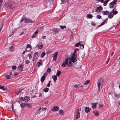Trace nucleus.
<instances>
[{"label":"nucleus","mask_w":120,"mask_h":120,"mask_svg":"<svg viewBox=\"0 0 120 120\" xmlns=\"http://www.w3.org/2000/svg\"><path fill=\"white\" fill-rule=\"evenodd\" d=\"M38 54V53L37 52H36L34 53V55L33 60V61H34V58H35L37 56Z\"/></svg>","instance_id":"20"},{"label":"nucleus","mask_w":120,"mask_h":120,"mask_svg":"<svg viewBox=\"0 0 120 120\" xmlns=\"http://www.w3.org/2000/svg\"><path fill=\"white\" fill-rule=\"evenodd\" d=\"M114 96L116 97L119 98L120 97V94H114Z\"/></svg>","instance_id":"29"},{"label":"nucleus","mask_w":120,"mask_h":120,"mask_svg":"<svg viewBox=\"0 0 120 120\" xmlns=\"http://www.w3.org/2000/svg\"><path fill=\"white\" fill-rule=\"evenodd\" d=\"M41 64V63L40 62H38L37 63V66H38V67H39L40 66Z\"/></svg>","instance_id":"38"},{"label":"nucleus","mask_w":120,"mask_h":120,"mask_svg":"<svg viewBox=\"0 0 120 120\" xmlns=\"http://www.w3.org/2000/svg\"><path fill=\"white\" fill-rule=\"evenodd\" d=\"M25 62L26 64H28L30 63V61L28 60H26Z\"/></svg>","instance_id":"51"},{"label":"nucleus","mask_w":120,"mask_h":120,"mask_svg":"<svg viewBox=\"0 0 120 120\" xmlns=\"http://www.w3.org/2000/svg\"><path fill=\"white\" fill-rule=\"evenodd\" d=\"M103 83V81L101 79H100L98 80L97 82V85L98 89V90H100V88L101 87Z\"/></svg>","instance_id":"3"},{"label":"nucleus","mask_w":120,"mask_h":120,"mask_svg":"<svg viewBox=\"0 0 120 120\" xmlns=\"http://www.w3.org/2000/svg\"><path fill=\"white\" fill-rule=\"evenodd\" d=\"M68 60H69V63L68 65L69 66H71L72 64V63L71 61L70 60V59L68 57L65 59L64 62L62 63V66L64 67L66 66L68 64Z\"/></svg>","instance_id":"1"},{"label":"nucleus","mask_w":120,"mask_h":120,"mask_svg":"<svg viewBox=\"0 0 120 120\" xmlns=\"http://www.w3.org/2000/svg\"><path fill=\"white\" fill-rule=\"evenodd\" d=\"M91 104L92 108H94L96 107V105L98 104V103L97 102L95 103H92Z\"/></svg>","instance_id":"14"},{"label":"nucleus","mask_w":120,"mask_h":120,"mask_svg":"<svg viewBox=\"0 0 120 120\" xmlns=\"http://www.w3.org/2000/svg\"><path fill=\"white\" fill-rule=\"evenodd\" d=\"M99 2H100L102 3H103L105 2L103 0H97Z\"/></svg>","instance_id":"45"},{"label":"nucleus","mask_w":120,"mask_h":120,"mask_svg":"<svg viewBox=\"0 0 120 120\" xmlns=\"http://www.w3.org/2000/svg\"><path fill=\"white\" fill-rule=\"evenodd\" d=\"M23 65H21L18 67V69L20 71H22V69L23 68Z\"/></svg>","instance_id":"21"},{"label":"nucleus","mask_w":120,"mask_h":120,"mask_svg":"<svg viewBox=\"0 0 120 120\" xmlns=\"http://www.w3.org/2000/svg\"><path fill=\"white\" fill-rule=\"evenodd\" d=\"M114 10V9H113L112 10V11L110 12L109 15L108 16V17L110 19H111L113 17V15L112 14V13L113 11Z\"/></svg>","instance_id":"10"},{"label":"nucleus","mask_w":120,"mask_h":120,"mask_svg":"<svg viewBox=\"0 0 120 120\" xmlns=\"http://www.w3.org/2000/svg\"><path fill=\"white\" fill-rule=\"evenodd\" d=\"M84 108L85 111L86 113H88L91 110L90 108L88 107H85Z\"/></svg>","instance_id":"9"},{"label":"nucleus","mask_w":120,"mask_h":120,"mask_svg":"<svg viewBox=\"0 0 120 120\" xmlns=\"http://www.w3.org/2000/svg\"><path fill=\"white\" fill-rule=\"evenodd\" d=\"M56 57H57L56 56H54L53 57V60L54 61L56 59Z\"/></svg>","instance_id":"48"},{"label":"nucleus","mask_w":120,"mask_h":120,"mask_svg":"<svg viewBox=\"0 0 120 120\" xmlns=\"http://www.w3.org/2000/svg\"><path fill=\"white\" fill-rule=\"evenodd\" d=\"M83 86L82 85H80V84H76L74 86V87L75 88L79 87H82Z\"/></svg>","instance_id":"19"},{"label":"nucleus","mask_w":120,"mask_h":120,"mask_svg":"<svg viewBox=\"0 0 120 120\" xmlns=\"http://www.w3.org/2000/svg\"><path fill=\"white\" fill-rule=\"evenodd\" d=\"M42 94L41 93H39V97H41Z\"/></svg>","instance_id":"58"},{"label":"nucleus","mask_w":120,"mask_h":120,"mask_svg":"<svg viewBox=\"0 0 120 120\" xmlns=\"http://www.w3.org/2000/svg\"><path fill=\"white\" fill-rule=\"evenodd\" d=\"M20 105L21 107H23L25 106V104L22 103L21 104H20Z\"/></svg>","instance_id":"44"},{"label":"nucleus","mask_w":120,"mask_h":120,"mask_svg":"<svg viewBox=\"0 0 120 120\" xmlns=\"http://www.w3.org/2000/svg\"><path fill=\"white\" fill-rule=\"evenodd\" d=\"M107 20V19H106L105 21H104V22H103L102 23H101V24L100 25H99V26H101L105 24V22Z\"/></svg>","instance_id":"34"},{"label":"nucleus","mask_w":120,"mask_h":120,"mask_svg":"<svg viewBox=\"0 0 120 120\" xmlns=\"http://www.w3.org/2000/svg\"><path fill=\"white\" fill-rule=\"evenodd\" d=\"M45 79V76H42L41 78V82H43Z\"/></svg>","instance_id":"23"},{"label":"nucleus","mask_w":120,"mask_h":120,"mask_svg":"<svg viewBox=\"0 0 120 120\" xmlns=\"http://www.w3.org/2000/svg\"><path fill=\"white\" fill-rule=\"evenodd\" d=\"M45 54V52H43L41 54V58H43Z\"/></svg>","instance_id":"26"},{"label":"nucleus","mask_w":120,"mask_h":120,"mask_svg":"<svg viewBox=\"0 0 120 120\" xmlns=\"http://www.w3.org/2000/svg\"><path fill=\"white\" fill-rule=\"evenodd\" d=\"M104 3L103 5L104 6H105L106 5V3H105L104 2Z\"/></svg>","instance_id":"64"},{"label":"nucleus","mask_w":120,"mask_h":120,"mask_svg":"<svg viewBox=\"0 0 120 120\" xmlns=\"http://www.w3.org/2000/svg\"><path fill=\"white\" fill-rule=\"evenodd\" d=\"M60 28L61 29H64V28H66V26H62L61 25H60Z\"/></svg>","instance_id":"36"},{"label":"nucleus","mask_w":120,"mask_h":120,"mask_svg":"<svg viewBox=\"0 0 120 120\" xmlns=\"http://www.w3.org/2000/svg\"><path fill=\"white\" fill-rule=\"evenodd\" d=\"M24 97H21L19 98V99L20 100H22V101H24Z\"/></svg>","instance_id":"49"},{"label":"nucleus","mask_w":120,"mask_h":120,"mask_svg":"<svg viewBox=\"0 0 120 120\" xmlns=\"http://www.w3.org/2000/svg\"><path fill=\"white\" fill-rule=\"evenodd\" d=\"M61 73V72L60 71H57V73L56 74V75L57 76H59Z\"/></svg>","instance_id":"27"},{"label":"nucleus","mask_w":120,"mask_h":120,"mask_svg":"<svg viewBox=\"0 0 120 120\" xmlns=\"http://www.w3.org/2000/svg\"><path fill=\"white\" fill-rule=\"evenodd\" d=\"M18 75V74L17 72H15L14 73V75L15 76H16Z\"/></svg>","instance_id":"50"},{"label":"nucleus","mask_w":120,"mask_h":120,"mask_svg":"<svg viewBox=\"0 0 120 120\" xmlns=\"http://www.w3.org/2000/svg\"><path fill=\"white\" fill-rule=\"evenodd\" d=\"M80 113L78 112V111L77 113V116L76 117V118L77 119H78L80 118Z\"/></svg>","instance_id":"25"},{"label":"nucleus","mask_w":120,"mask_h":120,"mask_svg":"<svg viewBox=\"0 0 120 120\" xmlns=\"http://www.w3.org/2000/svg\"><path fill=\"white\" fill-rule=\"evenodd\" d=\"M16 68V66H13L12 67V68L13 69H15Z\"/></svg>","instance_id":"53"},{"label":"nucleus","mask_w":120,"mask_h":120,"mask_svg":"<svg viewBox=\"0 0 120 120\" xmlns=\"http://www.w3.org/2000/svg\"><path fill=\"white\" fill-rule=\"evenodd\" d=\"M87 16L88 18L90 19H92V15L91 14H88L87 15Z\"/></svg>","instance_id":"30"},{"label":"nucleus","mask_w":120,"mask_h":120,"mask_svg":"<svg viewBox=\"0 0 120 120\" xmlns=\"http://www.w3.org/2000/svg\"><path fill=\"white\" fill-rule=\"evenodd\" d=\"M93 113H94L95 115L96 116H98V113L97 111H94Z\"/></svg>","instance_id":"35"},{"label":"nucleus","mask_w":120,"mask_h":120,"mask_svg":"<svg viewBox=\"0 0 120 120\" xmlns=\"http://www.w3.org/2000/svg\"><path fill=\"white\" fill-rule=\"evenodd\" d=\"M84 46L83 44L82 45H80V47L81 49H82L83 48Z\"/></svg>","instance_id":"40"},{"label":"nucleus","mask_w":120,"mask_h":120,"mask_svg":"<svg viewBox=\"0 0 120 120\" xmlns=\"http://www.w3.org/2000/svg\"><path fill=\"white\" fill-rule=\"evenodd\" d=\"M38 33V30H37L34 33V34L32 35V38H34L36 37V34Z\"/></svg>","instance_id":"13"},{"label":"nucleus","mask_w":120,"mask_h":120,"mask_svg":"<svg viewBox=\"0 0 120 120\" xmlns=\"http://www.w3.org/2000/svg\"><path fill=\"white\" fill-rule=\"evenodd\" d=\"M0 89L3 90L5 92H6L7 91L6 88L3 86L0 85Z\"/></svg>","instance_id":"12"},{"label":"nucleus","mask_w":120,"mask_h":120,"mask_svg":"<svg viewBox=\"0 0 120 120\" xmlns=\"http://www.w3.org/2000/svg\"><path fill=\"white\" fill-rule=\"evenodd\" d=\"M22 89H20L18 91H15V94L17 95H19L22 92Z\"/></svg>","instance_id":"16"},{"label":"nucleus","mask_w":120,"mask_h":120,"mask_svg":"<svg viewBox=\"0 0 120 120\" xmlns=\"http://www.w3.org/2000/svg\"><path fill=\"white\" fill-rule=\"evenodd\" d=\"M43 39H46V37L45 36H44L43 37Z\"/></svg>","instance_id":"61"},{"label":"nucleus","mask_w":120,"mask_h":120,"mask_svg":"<svg viewBox=\"0 0 120 120\" xmlns=\"http://www.w3.org/2000/svg\"><path fill=\"white\" fill-rule=\"evenodd\" d=\"M59 112L61 114H62L63 113V112L62 110H59Z\"/></svg>","instance_id":"52"},{"label":"nucleus","mask_w":120,"mask_h":120,"mask_svg":"<svg viewBox=\"0 0 120 120\" xmlns=\"http://www.w3.org/2000/svg\"><path fill=\"white\" fill-rule=\"evenodd\" d=\"M117 2L116 0H113V1L109 4V7L110 8H113Z\"/></svg>","instance_id":"5"},{"label":"nucleus","mask_w":120,"mask_h":120,"mask_svg":"<svg viewBox=\"0 0 120 120\" xmlns=\"http://www.w3.org/2000/svg\"><path fill=\"white\" fill-rule=\"evenodd\" d=\"M61 2L62 3H64L65 2V0H62Z\"/></svg>","instance_id":"63"},{"label":"nucleus","mask_w":120,"mask_h":120,"mask_svg":"<svg viewBox=\"0 0 120 120\" xmlns=\"http://www.w3.org/2000/svg\"><path fill=\"white\" fill-rule=\"evenodd\" d=\"M103 105L101 104H100L99 106V107H101L103 106Z\"/></svg>","instance_id":"56"},{"label":"nucleus","mask_w":120,"mask_h":120,"mask_svg":"<svg viewBox=\"0 0 120 120\" xmlns=\"http://www.w3.org/2000/svg\"><path fill=\"white\" fill-rule=\"evenodd\" d=\"M43 47L42 45H39L38 46V48L39 49H41Z\"/></svg>","instance_id":"39"},{"label":"nucleus","mask_w":120,"mask_h":120,"mask_svg":"<svg viewBox=\"0 0 120 120\" xmlns=\"http://www.w3.org/2000/svg\"><path fill=\"white\" fill-rule=\"evenodd\" d=\"M57 76L56 75H53L52 76V78L53 79L54 81L56 82L57 80Z\"/></svg>","instance_id":"15"},{"label":"nucleus","mask_w":120,"mask_h":120,"mask_svg":"<svg viewBox=\"0 0 120 120\" xmlns=\"http://www.w3.org/2000/svg\"><path fill=\"white\" fill-rule=\"evenodd\" d=\"M102 8L101 6L98 7L97 8V9L96 11H99V10H100L102 9Z\"/></svg>","instance_id":"24"},{"label":"nucleus","mask_w":120,"mask_h":120,"mask_svg":"<svg viewBox=\"0 0 120 120\" xmlns=\"http://www.w3.org/2000/svg\"><path fill=\"white\" fill-rule=\"evenodd\" d=\"M5 6L7 8L11 9L15 6V4L14 2H9L5 4Z\"/></svg>","instance_id":"2"},{"label":"nucleus","mask_w":120,"mask_h":120,"mask_svg":"<svg viewBox=\"0 0 120 120\" xmlns=\"http://www.w3.org/2000/svg\"><path fill=\"white\" fill-rule=\"evenodd\" d=\"M57 54H58V52H56L54 54H53V55L54 56H56L57 57Z\"/></svg>","instance_id":"47"},{"label":"nucleus","mask_w":120,"mask_h":120,"mask_svg":"<svg viewBox=\"0 0 120 120\" xmlns=\"http://www.w3.org/2000/svg\"><path fill=\"white\" fill-rule=\"evenodd\" d=\"M24 101H27L30 100V98L27 96H25L24 97Z\"/></svg>","instance_id":"17"},{"label":"nucleus","mask_w":120,"mask_h":120,"mask_svg":"<svg viewBox=\"0 0 120 120\" xmlns=\"http://www.w3.org/2000/svg\"><path fill=\"white\" fill-rule=\"evenodd\" d=\"M59 109V108L58 107L54 106L52 109V110L53 112H54L55 111H57Z\"/></svg>","instance_id":"11"},{"label":"nucleus","mask_w":120,"mask_h":120,"mask_svg":"<svg viewBox=\"0 0 120 120\" xmlns=\"http://www.w3.org/2000/svg\"><path fill=\"white\" fill-rule=\"evenodd\" d=\"M109 13V12L107 11H103L102 12V13L104 15H108Z\"/></svg>","instance_id":"18"},{"label":"nucleus","mask_w":120,"mask_h":120,"mask_svg":"<svg viewBox=\"0 0 120 120\" xmlns=\"http://www.w3.org/2000/svg\"><path fill=\"white\" fill-rule=\"evenodd\" d=\"M5 77L7 79H10L11 78V76L9 75H7L5 76Z\"/></svg>","instance_id":"41"},{"label":"nucleus","mask_w":120,"mask_h":120,"mask_svg":"<svg viewBox=\"0 0 120 120\" xmlns=\"http://www.w3.org/2000/svg\"><path fill=\"white\" fill-rule=\"evenodd\" d=\"M47 75V74L46 73H44V74H43V76H45H45H46Z\"/></svg>","instance_id":"55"},{"label":"nucleus","mask_w":120,"mask_h":120,"mask_svg":"<svg viewBox=\"0 0 120 120\" xmlns=\"http://www.w3.org/2000/svg\"><path fill=\"white\" fill-rule=\"evenodd\" d=\"M75 49L72 55L71 58H70V60H71V61L73 63H74L76 61V60L75 59L76 57V56L75 55Z\"/></svg>","instance_id":"4"},{"label":"nucleus","mask_w":120,"mask_h":120,"mask_svg":"<svg viewBox=\"0 0 120 120\" xmlns=\"http://www.w3.org/2000/svg\"><path fill=\"white\" fill-rule=\"evenodd\" d=\"M96 17L99 19H101V16L99 15H98Z\"/></svg>","instance_id":"42"},{"label":"nucleus","mask_w":120,"mask_h":120,"mask_svg":"<svg viewBox=\"0 0 120 120\" xmlns=\"http://www.w3.org/2000/svg\"><path fill=\"white\" fill-rule=\"evenodd\" d=\"M31 47L30 45L28 44L27 45V47L26 49V51L28 52L31 50Z\"/></svg>","instance_id":"7"},{"label":"nucleus","mask_w":120,"mask_h":120,"mask_svg":"<svg viewBox=\"0 0 120 120\" xmlns=\"http://www.w3.org/2000/svg\"><path fill=\"white\" fill-rule=\"evenodd\" d=\"M60 29L56 28H53L52 29V31L55 34H56L59 32Z\"/></svg>","instance_id":"8"},{"label":"nucleus","mask_w":120,"mask_h":120,"mask_svg":"<svg viewBox=\"0 0 120 120\" xmlns=\"http://www.w3.org/2000/svg\"><path fill=\"white\" fill-rule=\"evenodd\" d=\"M51 69L50 68L48 67L47 68V72L48 73H49L50 72Z\"/></svg>","instance_id":"31"},{"label":"nucleus","mask_w":120,"mask_h":120,"mask_svg":"<svg viewBox=\"0 0 120 120\" xmlns=\"http://www.w3.org/2000/svg\"><path fill=\"white\" fill-rule=\"evenodd\" d=\"M109 0H105V3H107V2H108L109 1Z\"/></svg>","instance_id":"60"},{"label":"nucleus","mask_w":120,"mask_h":120,"mask_svg":"<svg viewBox=\"0 0 120 120\" xmlns=\"http://www.w3.org/2000/svg\"><path fill=\"white\" fill-rule=\"evenodd\" d=\"M113 15H115L117 13L118 11L116 10L113 11H112Z\"/></svg>","instance_id":"37"},{"label":"nucleus","mask_w":120,"mask_h":120,"mask_svg":"<svg viewBox=\"0 0 120 120\" xmlns=\"http://www.w3.org/2000/svg\"><path fill=\"white\" fill-rule=\"evenodd\" d=\"M26 51V50H25L23 51V52L22 53V54H24V53H25V52Z\"/></svg>","instance_id":"62"},{"label":"nucleus","mask_w":120,"mask_h":120,"mask_svg":"<svg viewBox=\"0 0 120 120\" xmlns=\"http://www.w3.org/2000/svg\"><path fill=\"white\" fill-rule=\"evenodd\" d=\"M11 52L13 51L14 50V48L13 46H11L9 48Z\"/></svg>","instance_id":"22"},{"label":"nucleus","mask_w":120,"mask_h":120,"mask_svg":"<svg viewBox=\"0 0 120 120\" xmlns=\"http://www.w3.org/2000/svg\"><path fill=\"white\" fill-rule=\"evenodd\" d=\"M41 109V107H40L38 109V110H37V112H38L39 111H40Z\"/></svg>","instance_id":"54"},{"label":"nucleus","mask_w":120,"mask_h":120,"mask_svg":"<svg viewBox=\"0 0 120 120\" xmlns=\"http://www.w3.org/2000/svg\"><path fill=\"white\" fill-rule=\"evenodd\" d=\"M89 82V81L88 80H86L83 83L84 85H86L88 84Z\"/></svg>","instance_id":"32"},{"label":"nucleus","mask_w":120,"mask_h":120,"mask_svg":"<svg viewBox=\"0 0 120 120\" xmlns=\"http://www.w3.org/2000/svg\"><path fill=\"white\" fill-rule=\"evenodd\" d=\"M27 105V106L30 108H32L30 104H26Z\"/></svg>","instance_id":"46"},{"label":"nucleus","mask_w":120,"mask_h":120,"mask_svg":"<svg viewBox=\"0 0 120 120\" xmlns=\"http://www.w3.org/2000/svg\"><path fill=\"white\" fill-rule=\"evenodd\" d=\"M50 85L49 83H48L47 85V86L48 87H49L50 86Z\"/></svg>","instance_id":"57"},{"label":"nucleus","mask_w":120,"mask_h":120,"mask_svg":"<svg viewBox=\"0 0 120 120\" xmlns=\"http://www.w3.org/2000/svg\"><path fill=\"white\" fill-rule=\"evenodd\" d=\"M80 42H79L78 43H77L75 44V46L76 47H78L80 45Z\"/></svg>","instance_id":"43"},{"label":"nucleus","mask_w":120,"mask_h":120,"mask_svg":"<svg viewBox=\"0 0 120 120\" xmlns=\"http://www.w3.org/2000/svg\"><path fill=\"white\" fill-rule=\"evenodd\" d=\"M28 56L29 57V59L31 60L32 58V54H31V53L29 54L28 55Z\"/></svg>","instance_id":"33"},{"label":"nucleus","mask_w":120,"mask_h":120,"mask_svg":"<svg viewBox=\"0 0 120 120\" xmlns=\"http://www.w3.org/2000/svg\"><path fill=\"white\" fill-rule=\"evenodd\" d=\"M42 110H43V111L44 110H46V109L45 108H43L42 109Z\"/></svg>","instance_id":"59"},{"label":"nucleus","mask_w":120,"mask_h":120,"mask_svg":"<svg viewBox=\"0 0 120 120\" xmlns=\"http://www.w3.org/2000/svg\"><path fill=\"white\" fill-rule=\"evenodd\" d=\"M49 88L47 87H46L44 89V91L46 93L49 90Z\"/></svg>","instance_id":"28"},{"label":"nucleus","mask_w":120,"mask_h":120,"mask_svg":"<svg viewBox=\"0 0 120 120\" xmlns=\"http://www.w3.org/2000/svg\"><path fill=\"white\" fill-rule=\"evenodd\" d=\"M24 21L26 23H33L34 22V21L32 20L29 19H24Z\"/></svg>","instance_id":"6"}]
</instances>
